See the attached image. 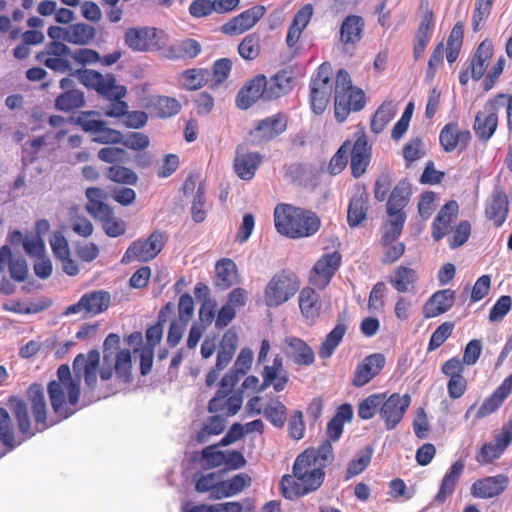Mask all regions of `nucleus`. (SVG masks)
Here are the masks:
<instances>
[{
  "mask_svg": "<svg viewBox=\"0 0 512 512\" xmlns=\"http://www.w3.org/2000/svg\"><path fill=\"white\" fill-rule=\"evenodd\" d=\"M365 105L364 92L351 83L350 75L340 69L335 86V117L343 122L351 111H359Z\"/></svg>",
  "mask_w": 512,
  "mask_h": 512,
  "instance_id": "39448f33",
  "label": "nucleus"
},
{
  "mask_svg": "<svg viewBox=\"0 0 512 512\" xmlns=\"http://www.w3.org/2000/svg\"><path fill=\"white\" fill-rule=\"evenodd\" d=\"M471 138L468 130H460L457 123L446 124L440 132L439 140L445 152L456 148L464 149Z\"/></svg>",
  "mask_w": 512,
  "mask_h": 512,
  "instance_id": "393cba45",
  "label": "nucleus"
},
{
  "mask_svg": "<svg viewBox=\"0 0 512 512\" xmlns=\"http://www.w3.org/2000/svg\"><path fill=\"white\" fill-rule=\"evenodd\" d=\"M265 14L263 6H254L245 10L226 23L222 30L229 35H239L251 29Z\"/></svg>",
  "mask_w": 512,
  "mask_h": 512,
  "instance_id": "aec40b11",
  "label": "nucleus"
},
{
  "mask_svg": "<svg viewBox=\"0 0 512 512\" xmlns=\"http://www.w3.org/2000/svg\"><path fill=\"white\" fill-rule=\"evenodd\" d=\"M274 222L280 234L293 239L312 236L320 227V220L313 212L288 204L276 206Z\"/></svg>",
  "mask_w": 512,
  "mask_h": 512,
  "instance_id": "20e7f679",
  "label": "nucleus"
},
{
  "mask_svg": "<svg viewBox=\"0 0 512 512\" xmlns=\"http://www.w3.org/2000/svg\"><path fill=\"white\" fill-rule=\"evenodd\" d=\"M363 25L362 18L356 15H350L343 21L340 28V41L346 51L360 41Z\"/></svg>",
  "mask_w": 512,
  "mask_h": 512,
  "instance_id": "72a5a7b5",
  "label": "nucleus"
},
{
  "mask_svg": "<svg viewBox=\"0 0 512 512\" xmlns=\"http://www.w3.org/2000/svg\"><path fill=\"white\" fill-rule=\"evenodd\" d=\"M368 194L358 188L350 199L347 211V221L350 227L359 226L365 219L368 210Z\"/></svg>",
  "mask_w": 512,
  "mask_h": 512,
  "instance_id": "cd10ccee",
  "label": "nucleus"
},
{
  "mask_svg": "<svg viewBox=\"0 0 512 512\" xmlns=\"http://www.w3.org/2000/svg\"><path fill=\"white\" fill-rule=\"evenodd\" d=\"M201 52V45L194 39H185L172 44L167 57L172 59L195 58Z\"/></svg>",
  "mask_w": 512,
  "mask_h": 512,
  "instance_id": "c03bdc74",
  "label": "nucleus"
},
{
  "mask_svg": "<svg viewBox=\"0 0 512 512\" xmlns=\"http://www.w3.org/2000/svg\"><path fill=\"white\" fill-rule=\"evenodd\" d=\"M226 426V421L222 416L216 415L210 417L202 429L197 433L196 440L199 443H206L212 436L221 434Z\"/></svg>",
  "mask_w": 512,
  "mask_h": 512,
  "instance_id": "3c124183",
  "label": "nucleus"
},
{
  "mask_svg": "<svg viewBox=\"0 0 512 512\" xmlns=\"http://www.w3.org/2000/svg\"><path fill=\"white\" fill-rule=\"evenodd\" d=\"M417 280V272L402 265L395 268L389 277L390 284L400 293L414 291Z\"/></svg>",
  "mask_w": 512,
  "mask_h": 512,
  "instance_id": "f704fd0d",
  "label": "nucleus"
},
{
  "mask_svg": "<svg viewBox=\"0 0 512 512\" xmlns=\"http://www.w3.org/2000/svg\"><path fill=\"white\" fill-rule=\"evenodd\" d=\"M350 150V141H345L334 154L328 165V171L332 175L339 174L347 165L348 152Z\"/></svg>",
  "mask_w": 512,
  "mask_h": 512,
  "instance_id": "338daca9",
  "label": "nucleus"
},
{
  "mask_svg": "<svg viewBox=\"0 0 512 512\" xmlns=\"http://www.w3.org/2000/svg\"><path fill=\"white\" fill-rule=\"evenodd\" d=\"M95 30L92 26L82 23H77L66 27L65 41L77 45L88 44L93 40Z\"/></svg>",
  "mask_w": 512,
  "mask_h": 512,
  "instance_id": "49530a36",
  "label": "nucleus"
},
{
  "mask_svg": "<svg viewBox=\"0 0 512 512\" xmlns=\"http://www.w3.org/2000/svg\"><path fill=\"white\" fill-rule=\"evenodd\" d=\"M86 197L88 199V203L86 205L87 212L93 217L102 216L104 213H107L108 205L102 202V199L105 197V192L96 187H91L86 190Z\"/></svg>",
  "mask_w": 512,
  "mask_h": 512,
  "instance_id": "603ef678",
  "label": "nucleus"
},
{
  "mask_svg": "<svg viewBox=\"0 0 512 512\" xmlns=\"http://www.w3.org/2000/svg\"><path fill=\"white\" fill-rule=\"evenodd\" d=\"M297 290V282L292 276L276 274L266 286L264 301L269 307H278L293 297Z\"/></svg>",
  "mask_w": 512,
  "mask_h": 512,
  "instance_id": "1a4fd4ad",
  "label": "nucleus"
},
{
  "mask_svg": "<svg viewBox=\"0 0 512 512\" xmlns=\"http://www.w3.org/2000/svg\"><path fill=\"white\" fill-rule=\"evenodd\" d=\"M165 236L159 231L153 232L146 240L134 241L124 253L121 262L128 264L132 260L147 262L154 259L163 249Z\"/></svg>",
  "mask_w": 512,
  "mask_h": 512,
  "instance_id": "6e6552de",
  "label": "nucleus"
},
{
  "mask_svg": "<svg viewBox=\"0 0 512 512\" xmlns=\"http://www.w3.org/2000/svg\"><path fill=\"white\" fill-rule=\"evenodd\" d=\"M508 205V197L505 191L502 187L496 185L486 205V217L493 221L497 227L501 226L507 218Z\"/></svg>",
  "mask_w": 512,
  "mask_h": 512,
  "instance_id": "4be33fe9",
  "label": "nucleus"
},
{
  "mask_svg": "<svg viewBox=\"0 0 512 512\" xmlns=\"http://www.w3.org/2000/svg\"><path fill=\"white\" fill-rule=\"evenodd\" d=\"M502 99V97L490 99L476 114L473 128L479 139L488 141L495 133L498 125L497 107L501 105Z\"/></svg>",
  "mask_w": 512,
  "mask_h": 512,
  "instance_id": "ddd939ff",
  "label": "nucleus"
},
{
  "mask_svg": "<svg viewBox=\"0 0 512 512\" xmlns=\"http://www.w3.org/2000/svg\"><path fill=\"white\" fill-rule=\"evenodd\" d=\"M125 44L133 51H156L166 44V34L154 27H132L126 30Z\"/></svg>",
  "mask_w": 512,
  "mask_h": 512,
  "instance_id": "423d86ee",
  "label": "nucleus"
},
{
  "mask_svg": "<svg viewBox=\"0 0 512 512\" xmlns=\"http://www.w3.org/2000/svg\"><path fill=\"white\" fill-rule=\"evenodd\" d=\"M107 177L114 182L133 185L137 182V175L129 168L112 166L108 169Z\"/></svg>",
  "mask_w": 512,
  "mask_h": 512,
  "instance_id": "774afa93",
  "label": "nucleus"
},
{
  "mask_svg": "<svg viewBox=\"0 0 512 512\" xmlns=\"http://www.w3.org/2000/svg\"><path fill=\"white\" fill-rule=\"evenodd\" d=\"M410 197V188L407 183H399L392 191L388 202L387 211H403Z\"/></svg>",
  "mask_w": 512,
  "mask_h": 512,
  "instance_id": "13d9d810",
  "label": "nucleus"
},
{
  "mask_svg": "<svg viewBox=\"0 0 512 512\" xmlns=\"http://www.w3.org/2000/svg\"><path fill=\"white\" fill-rule=\"evenodd\" d=\"M395 104L392 101L384 102L375 112L371 120V130L375 134L381 133L387 124L394 118Z\"/></svg>",
  "mask_w": 512,
  "mask_h": 512,
  "instance_id": "de8ad7c7",
  "label": "nucleus"
},
{
  "mask_svg": "<svg viewBox=\"0 0 512 512\" xmlns=\"http://www.w3.org/2000/svg\"><path fill=\"white\" fill-rule=\"evenodd\" d=\"M286 126V119L282 115H273L260 121L251 134L259 142L268 141L282 133Z\"/></svg>",
  "mask_w": 512,
  "mask_h": 512,
  "instance_id": "c85d7f7f",
  "label": "nucleus"
},
{
  "mask_svg": "<svg viewBox=\"0 0 512 512\" xmlns=\"http://www.w3.org/2000/svg\"><path fill=\"white\" fill-rule=\"evenodd\" d=\"M290 89V78L285 72L278 73L267 80L266 99H276L287 93Z\"/></svg>",
  "mask_w": 512,
  "mask_h": 512,
  "instance_id": "864d4df0",
  "label": "nucleus"
},
{
  "mask_svg": "<svg viewBox=\"0 0 512 512\" xmlns=\"http://www.w3.org/2000/svg\"><path fill=\"white\" fill-rule=\"evenodd\" d=\"M385 358L381 354L366 357L355 369L353 385L362 387L370 382L384 367Z\"/></svg>",
  "mask_w": 512,
  "mask_h": 512,
  "instance_id": "412c9836",
  "label": "nucleus"
},
{
  "mask_svg": "<svg viewBox=\"0 0 512 512\" xmlns=\"http://www.w3.org/2000/svg\"><path fill=\"white\" fill-rule=\"evenodd\" d=\"M95 218L101 221L103 229L109 237H118L125 233V222L115 217L110 207L107 208V213L105 212L104 215Z\"/></svg>",
  "mask_w": 512,
  "mask_h": 512,
  "instance_id": "6e6d98bb",
  "label": "nucleus"
},
{
  "mask_svg": "<svg viewBox=\"0 0 512 512\" xmlns=\"http://www.w3.org/2000/svg\"><path fill=\"white\" fill-rule=\"evenodd\" d=\"M267 79L258 75L248 81L236 96V105L241 109H248L259 99H266Z\"/></svg>",
  "mask_w": 512,
  "mask_h": 512,
  "instance_id": "f3484780",
  "label": "nucleus"
},
{
  "mask_svg": "<svg viewBox=\"0 0 512 512\" xmlns=\"http://www.w3.org/2000/svg\"><path fill=\"white\" fill-rule=\"evenodd\" d=\"M99 115L98 112L91 111L83 113L78 118V124L86 132L94 134L93 141L102 144H116L122 141V134L112 128L107 127L106 122L94 119L93 116Z\"/></svg>",
  "mask_w": 512,
  "mask_h": 512,
  "instance_id": "f8f14e48",
  "label": "nucleus"
},
{
  "mask_svg": "<svg viewBox=\"0 0 512 512\" xmlns=\"http://www.w3.org/2000/svg\"><path fill=\"white\" fill-rule=\"evenodd\" d=\"M6 265L9 267L11 278L15 281L22 282L26 279L28 269L25 260L13 258L10 247L4 245L0 248V268H4Z\"/></svg>",
  "mask_w": 512,
  "mask_h": 512,
  "instance_id": "c9c22d12",
  "label": "nucleus"
},
{
  "mask_svg": "<svg viewBox=\"0 0 512 512\" xmlns=\"http://www.w3.org/2000/svg\"><path fill=\"white\" fill-rule=\"evenodd\" d=\"M56 107L63 111L80 108L84 104V94L79 90H70L56 99Z\"/></svg>",
  "mask_w": 512,
  "mask_h": 512,
  "instance_id": "e2e57ef3",
  "label": "nucleus"
},
{
  "mask_svg": "<svg viewBox=\"0 0 512 512\" xmlns=\"http://www.w3.org/2000/svg\"><path fill=\"white\" fill-rule=\"evenodd\" d=\"M454 303V292L445 289L434 293L426 302L423 308L425 318L437 317L448 311Z\"/></svg>",
  "mask_w": 512,
  "mask_h": 512,
  "instance_id": "bb28decb",
  "label": "nucleus"
},
{
  "mask_svg": "<svg viewBox=\"0 0 512 512\" xmlns=\"http://www.w3.org/2000/svg\"><path fill=\"white\" fill-rule=\"evenodd\" d=\"M512 391V374L505 378L497 389L477 408L471 405L465 412L464 419L471 422V427L497 411Z\"/></svg>",
  "mask_w": 512,
  "mask_h": 512,
  "instance_id": "0eeeda50",
  "label": "nucleus"
},
{
  "mask_svg": "<svg viewBox=\"0 0 512 512\" xmlns=\"http://www.w3.org/2000/svg\"><path fill=\"white\" fill-rule=\"evenodd\" d=\"M313 15L311 4L303 6L294 16L292 24L288 30L286 42L289 47H293L298 42L303 30L306 28Z\"/></svg>",
  "mask_w": 512,
  "mask_h": 512,
  "instance_id": "e433bc0d",
  "label": "nucleus"
},
{
  "mask_svg": "<svg viewBox=\"0 0 512 512\" xmlns=\"http://www.w3.org/2000/svg\"><path fill=\"white\" fill-rule=\"evenodd\" d=\"M348 323L349 320L345 313L339 316L336 326L326 336L319 349L318 354L321 358H329L334 353L347 331Z\"/></svg>",
  "mask_w": 512,
  "mask_h": 512,
  "instance_id": "7c9ffc66",
  "label": "nucleus"
},
{
  "mask_svg": "<svg viewBox=\"0 0 512 512\" xmlns=\"http://www.w3.org/2000/svg\"><path fill=\"white\" fill-rule=\"evenodd\" d=\"M507 475L498 474L475 481L471 486V495L479 499H489L500 495L508 486Z\"/></svg>",
  "mask_w": 512,
  "mask_h": 512,
  "instance_id": "6ab92c4d",
  "label": "nucleus"
},
{
  "mask_svg": "<svg viewBox=\"0 0 512 512\" xmlns=\"http://www.w3.org/2000/svg\"><path fill=\"white\" fill-rule=\"evenodd\" d=\"M78 79L86 87L95 89L103 95H109L116 86L115 79L111 74L102 75L90 69L79 71Z\"/></svg>",
  "mask_w": 512,
  "mask_h": 512,
  "instance_id": "a878e982",
  "label": "nucleus"
},
{
  "mask_svg": "<svg viewBox=\"0 0 512 512\" xmlns=\"http://www.w3.org/2000/svg\"><path fill=\"white\" fill-rule=\"evenodd\" d=\"M225 451L218 449L217 445H211L202 450V465L205 468L224 466Z\"/></svg>",
  "mask_w": 512,
  "mask_h": 512,
  "instance_id": "69168bd1",
  "label": "nucleus"
},
{
  "mask_svg": "<svg viewBox=\"0 0 512 512\" xmlns=\"http://www.w3.org/2000/svg\"><path fill=\"white\" fill-rule=\"evenodd\" d=\"M512 442V419L509 420L493 440L485 443L479 450L476 460L481 465L491 464L499 459Z\"/></svg>",
  "mask_w": 512,
  "mask_h": 512,
  "instance_id": "9b49d317",
  "label": "nucleus"
},
{
  "mask_svg": "<svg viewBox=\"0 0 512 512\" xmlns=\"http://www.w3.org/2000/svg\"><path fill=\"white\" fill-rule=\"evenodd\" d=\"M355 141L350 145L351 170L355 178L362 176L370 163L372 150L368 144L364 131L359 130L355 134Z\"/></svg>",
  "mask_w": 512,
  "mask_h": 512,
  "instance_id": "dca6fc26",
  "label": "nucleus"
},
{
  "mask_svg": "<svg viewBox=\"0 0 512 512\" xmlns=\"http://www.w3.org/2000/svg\"><path fill=\"white\" fill-rule=\"evenodd\" d=\"M302 454H308L307 458L323 469L333 459L332 446L329 440L324 441L317 449H307Z\"/></svg>",
  "mask_w": 512,
  "mask_h": 512,
  "instance_id": "680f3d73",
  "label": "nucleus"
},
{
  "mask_svg": "<svg viewBox=\"0 0 512 512\" xmlns=\"http://www.w3.org/2000/svg\"><path fill=\"white\" fill-rule=\"evenodd\" d=\"M27 394L35 419L34 427L31 425L26 404L16 398L10 401L14 416L17 420L18 431L23 435L22 438L18 439L15 436L9 413L6 409L0 408V441L9 451L19 446L24 440L34 436L37 432H42L53 425V423H47V408L41 386L37 384L31 385Z\"/></svg>",
  "mask_w": 512,
  "mask_h": 512,
  "instance_id": "f03ea898",
  "label": "nucleus"
},
{
  "mask_svg": "<svg viewBox=\"0 0 512 512\" xmlns=\"http://www.w3.org/2000/svg\"><path fill=\"white\" fill-rule=\"evenodd\" d=\"M262 161V156L258 152L246 151L239 147L234 159V171L237 176L243 180H250Z\"/></svg>",
  "mask_w": 512,
  "mask_h": 512,
  "instance_id": "b1692460",
  "label": "nucleus"
},
{
  "mask_svg": "<svg viewBox=\"0 0 512 512\" xmlns=\"http://www.w3.org/2000/svg\"><path fill=\"white\" fill-rule=\"evenodd\" d=\"M352 417L353 411L350 405L340 406L335 416L327 424L328 438L337 441L342 435L344 424L349 422Z\"/></svg>",
  "mask_w": 512,
  "mask_h": 512,
  "instance_id": "37998d69",
  "label": "nucleus"
},
{
  "mask_svg": "<svg viewBox=\"0 0 512 512\" xmlns=\"http://www.w3.org/2000/svg\"><path fill=\"white\" fill-rule=\"evenodd\" d=\"M210 73L203 68H193L184 71L180 75V82L186 90H198L209 81Z\"/></svg>",
  "mask_w": 512,
  "mask_h": 512,
  "instance_id": "a18cd8bd",
  "label": "nucleus"
},
{
  "mask_svg": "<svg viewBox=\"0 0 512 512\" xmlns=\"http://www.w3.org/2000/svg\"><path fill=\"white\" fill-rule=\"evenodd\" d=\"M492 53L493 45L490 41H483L479 45L470 64L471 77L474 80L478 81L482 78L487 69L488 61L491 58Z\"/></svg>",
  "mask_w": 512,
  "mask_h": 512,
  "instance_id": "4c0bfd02",
  "label": "nucleus"
},
{
  "mask_svg": "<svg viewBox=\"0 0 512 512\" xmlns=\"http://www.w3.org/2000/svg\"><path fill=\"white\" fill-rule=\"evenodd\" d=\"M341 264V255L331 252L323 255L314 265L310 274V282L314 286L325 288Z\"/></svg>",
  "mask_w": 512,
  "mask_h": 512,
  "instance_id": "2eb2a0df",
  "label": "nucleus"
},
{
  "mask_svg": "<svg viewBox=\"0 0 512 512\" xmlns=\"http://www.w3.org/2000/svg\"><path fill=\"white\" fill-rule=\"evenodd\" d=\"M100 353L90 350L87 354H78L73 361V374L68 365H61L57 370L58 380L48 385V393L54 413L60 419L74 414L73 408L79 400L80 379L83 376L88 387L93 388L97 381Z\"/></svg>",
  "mask_w": 512,
  "mask_h": 512,
  "instance_id": "f257e3e1",
  "label": "nucleus"
},
{
  "mask_svg": "<svg viewBox=\"0 0 512 512\" xmlns=\"http://www.w3.org/2000/svg\"><path fill=\"white\" fill-rule=\"evenodd\" d=\"M222 474L219 472H211L200 476L195 485V489L199 493L209 492V497L213 500H220V490H222Z\"/></svg>",
  "mask_w": 512,
  "mask_h": 512,
  "instance_id": "58836bf2",
  "label": "nucleus"
},
{
  "mask_svg": "<svg viewBox=\"0 0 512 512\" xmlns=\"http://www.w3.org/2000/svg\"><path fill=\"white\" fill-rule=\"evenodd\" d=\"M237 348V335L232 331H227L221 340L217 353L216 368L223 370L231 362Z\"/></svg>",
  "mask_w": 512,
  "mask_h": 512,
  "instance_id": "ea45409f",
  "label": "nucleus"
},
{
  "mask_svg": "<svg viewBox=\"0 0 512 512\" xmlns=\"http://www.w3.org/2000/svg\"><path fill=\"white\" fill-rule=\"evenodd\" d=\"M285 355L297 365H310L314 362L312 349L301 339L293 336L286 337L282 342Z\"/></svg>",
  "mask_w": 512,
  "mask_h": 512,
  "instance_id": "5701e85b",
  "label": "nucleus"
},
{
  "mask_svg": "<svg viewBox=\"0 0 512 512\" xmlns=\"http://www.w3.org/2000/svg\"><path fill=\"white\" fill-rule=\"evenodd\" d=\"M262 378L263 382L258 387V392H263L269 386H272L276 392H281L285 389L289 377L280 355L274 357L271 365L264 366Z\"/></svg>",
  "mask_w": 512,
  "mask_h": 512,
  "instance_id": "a211bd4d",
  "label": "nucleus"
},
{
  "mask_svg": "<svg viewBox=\"0 0 512 512\" xmlns=\"http://www.w3.org/2000/svg\"><path fill=\"white\" fill-rule=\"evenodd\" d=\"M308 454H300L293 465V476L284 475L281 480L282 495L286 499H295L317 490L323 483L325 472L320 465L314 464Z\"/></svg>",
  "mask_w": 512,
  "mask_h": 512,
  "instance_id": "7ed1b4c3",
  "label": "nucleus"
},
{
  "mask_svg": "<svg viewBox=\"0 0 512 512\" xmlns=\"http://www.w3.org/2000/svg\"><path fill=\"white\" fill-rule=\"evenodd\" d=\"M410 403L411 397L408 394L393 393L387 397L386 393H383L380 418L386 430L394 429L402 421Z\"/></svg>",
  "mask_w": 512,
  "mask_h": 512,
  "instance_id": "9d476101",
  "label": "nucleus"
},
{
  "mask_svg": "<svg viewBox=\"0 0 512 512\" xmlns=\"http://www.w3.org/2000/svg\"><path fill=\"white\" fill-rule=\"evenodd\" d=\"M383 393L371 394L358 404L357 413L363 420L372 419L377 413H381Z\"/></svg>",
  "mask_w": 512,
  "mask_h": 512,
  "instance_id": "8fccbe9b",
  "label": "nucleus"
},
{
  "mask_svg": "<svg viewBox=\"0 0 512 512\" xmlns=\"http://www.w3.org/2000/svg\"><path fill=\"white\" fill-rule=\"evenodd\" d=\"M457 213L458 204L455 201H450L441 208L432 225V237L435 241L441 240L447 234Z\"/></svg>",
  "mask_w": 512,
  "mask_h": 512,
  "instance_id": "473e14b6",
  "label": "nucleus"
},
{
  "mask_svg": "<svg viewBox=\"0 0 512 512\" xmlns=\"http://www.w3.org/2000/svg\"><path fill=\"white\" fill-rule=\"evenodd\" d=\"M110 304V295L104 291L85 294L81 299L66 308L65 315L82 314L83 317L94 316L105 311Z\"/></svg>",
  "mask_w": 512,
  "mask_h": 512,
  "instance_id": "4468645a",
  "label": "nucleus"
},
{
  "mask_svg": "<svg viewBox=\"0 0 512 512\" xmlns=\"http://www.w3.org/2000/svg\"><path fill=\"white\" fill-rule=\"evenodd\" d=\"M239 376L240 375L233 370H231L230 372L223 376V378L220 381V386L215 397H213L209 402L208 408L211 412H217L218 410L223 409V398L227 397L230 394L233 387L238 382Z\"/></svg>",
  "mask_w": 512,
  "mask_h": 512,
  "instance_id": "79ce46f5",
  "label": "nucleus"
},
{
  "mask_svg": "<svg viewBox=\"0 0 512 512\" xmlns=\"http://www.w3.org/2000/svg\"><path fill=\"white\" fill-rule=\"evenodd\" d=\"M152 105L156 115L161 118L174 116L181 109V104L178 100L167 96H159L155 98Z\"/></svg>",
  "mask_w": 512,
  "mask_h": 512,
  "instance_id": "4d7b16f0",
  "label": "nucleus"
},
{
  "mask_svg": "<svg viewBox=\"0 0 512 512\" xmlns=\"http://www.w3.org/2000/svg\"><path fill=\"white\" fill-rule=\"evenodd\" d=\"M238 52L243 59H255L260 53L259 36L256 34L247 35L239 44Z\"/></svg>",
  "mask_w": 512,
  "mask_h": 512,
  "instance_id": "0e129e2a",
  "label": "nucleus"
},
{
  "mask_svg": "<svg viewBox=\"0 0 512 512\" xmlns=\"http://www.w3.org/2000/svg\"><path fill=\"white\" fill-rule=\"evenodd\" d=\"M216 284L222 289H227L237 282V266L231 260L223 258L216 263Z\"/></svg>",
  "mask_w": 512,
  "mask_h": 512,
  "instance_id": "a19ab883",
  "label": "nucleus"
},
{
  "mask_svg": "<svg viewBox=\"0 0 512 512\" xmlns=\"http://www.w3.org/2000/svg\"><path fill=\"white\" fill-rule=\"evenodd\" d=\"M131 353L128 349L120 350L116 354L115 372L116 376L122 383L126 384L132 380L131 374Z\"/></svg>",
  "mask_w": 512,
  "mask_h": 512,
  "instance_id": "bf43d9fd",
  "label": "nucleus"
},
{
  "mask_svg": "<svg viewBox=\"0 0 512 512\" xmlns=\"http://www.w3.org/2000/svg\"><path fill=\"white\" fill-rule=\"evenodd\" d=\"M232 70V61L228 58H221L214 62L212 67L211 85L212 89L221 86L229 77Z\"/></svg>",
  "mask_w": 512,
  "mask_h": 512,
  "instance_id": "052dcab7",
  "label": "nucleus"
},
{
  "mask_svg": "<svg viewBox=\"0 0 512 512\" xmlns=\"http://www.w3.org/2000/svg\"><path fill=\"white\" fill-rule=\"evenodd\" d=\"M126 94V89L124 86H115L114 90L111 91V93L108 95L109 97L113 96L115 97V100L112 101L107 108L104 111V114L108 117H123L125 116L128 105L126 102L122 101L121 98H123Z\"/></svg>",
  "mask_w": 512,
  "mask_h": 512,
  "instance_id": "5fc2aeb1",
  "label": "nucleus"
},
{
  "mask_svg": "<svg viewBox=\"0 0 512 512\" xmlns=\"http://www.w3.org/2000/svg\"><path fill=\"white\" fill-rule=\"evenodd\" d=\"M299 308L307 321L314 322L322 309L319 293L309 287L302 289L299 294Z\"/></svg>",
  "mask_w": 512,
  "mask_h": 512,
  "instance_id": "2f4dec72",
  "label": "nucleus"
},
{
  "mask_svg": "<svg viewBox=\"0 0 512 512\" xmlns=\"http://www.w3.org/2000/svg\"><path fill=\"white\" fill-rule=\"evenodd\" d=\"M463 470L464 463L462 461H456L452 464L447 473L444 475L439 487V491L434 497V501L436 503H444L446 499L454 493Z\"/></svg>",
  "mask_w": 512,
  "mask_h": 512,
  "instance_id": "c756f323",
  "label": "nucleus"
},
{
  "mask_svg": "<svg viewBox=\"0 0 512 512\" xmlns=\"http://www.w3.org/2000/svg\"><path fill=\"white\" fill-rule=\"evenodd\" d=\"M251 481V477L246 473H239L228 480H223L220 496L223 499L237 495L249 487Z\"/></svg>",
  "mask_w": 512,
  "mask_h": 512,
  "instance_id": "09e8293b",
  "label": "nucleus"
}]
</instances>
